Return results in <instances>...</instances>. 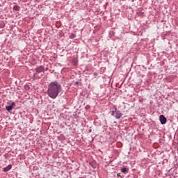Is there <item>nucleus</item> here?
<instances>
[{"instance_id": "1", "label": "nucleus", "mask_w": 178, "mask_h": 178, "mask_svg": "<svg viewBox=\"0 0 178 178\" xmlns=\"http://www.w3.org/2000/svg\"><path fill=\"white\" fill-rule=\"evenodd\" d=\"M62 91V86L57 81L50 83L48 86L47 95L52 99H55L59 92Z\"/></svg>"}, {"instance_id": "2", "label": "nucleus", "mask_w": 178, "mask_h": 178, "mask_svg": "<svg viewBox=\"0 0 178 178\" xmlns=\"http://www.w3.org/2000/svg\"><path fill=\"white\" fill-rule=\"evenodd\" d=\"M36 73H44L45 72V68L42 65L38 66L35 68Z\"/></svg>"}, {"instance_id": "3", "label": "nucleus", "mask_w": 178, "mask_h": 178, "mask_svg": "<svg viewBox=\"0 0 178 178\" xmlns=\"http://www.w3.org/2000/svg\"><path fill=\"white\" fill-rule=\"evenodd\" d=\"M159 120L161 124H165L168 120L165 118V115H161L159 117Z\"/></svg>"}, {"instance_id": "4", "label": "nucleus", "mask_w": 178, "mask_h": 178, "mask_svg": "<svg viewBox=\"0 0 178 178\" xmlns=\"http://www.w3.org/2000/svg\"><path fill=\"white\" fill-rule=\"evenodd\" d=\"M113 116H114L115 119H120V118L123 116V114L122 113V112H120V111H118L116 113H115V115Z\"/></svg>"}, {"instance_id": "5", "label": "nucleus", "mask_w": 178, "mask_h": 178, "mask_svg": "<svg viewBox=\"0 0 178 178\" xmlns=\"http://www.w3.org/2000/svg\"><path fill=\"white\" fill-rule=\"evenodd\" d=\"M10 169H12V165L9 164L6 168H3V171H4L5 172H9V170H10Z\"/></svg>"}, {"instance_id": "6", "label": "nucleus", "mask_w": 178, "mask_h": 178, "mask_svg": "<svg viewBox=\"0 0 178 178\" xmlns=\"http://www.w3.org/2000/svg\"><path fill=\"white\" fill-rule=\"evenodd\" d=\"M121 172H122V173H124V175H126V173H127L129 172V169L124 167L121 169Z\"/></svg>"}, {"instance_id": "7", "label": "nucleus", "mask_w": 178, "mask_h": 178, "mask_svg": "<svg viewBox=\"0 0 178 178\" xmlns=\"http://www.w3.org/2000/svg\"><path fill=\"white\" fill-rule=\"evenodd\" d=\"M118 112V108L116 107V106H114V111H112V116H115V113Z\"/></svg>"}, {"instance_id": "8", "label": "nucleus", "mask_w": 178, "mask_h": 178, "mask_svg": "<svg viewBox=\"0 0 178 178\" xmlns=\"http://www.w3.org/2000/svg\"><path fill=\"white\" fill-rule=\"evenodd\" d=\"M6 111H8V112H10V111H12V109H13V108L12 107V106H6Z\"/></svg>"}, {"instance_id": "9", "label": "nucleus", "mask_w": 178, "mask_h": 178, "mask_svg": "<svg viewBox=\"0 0 178 178\" xmlns=\"http://www.w3.org/2000/svg\"><path fill=\"white\" fill-rule=\"evenodd\" d=\"M13 10H16L17 12H19V10H20V7L19 6H14Z\"/></svg>"}, {"instance_id": "10", "label": "nucleus", "mask_w": 178, "mask_h": 178, "mask_svg": "<svg viewBox=\"0 0 178 178\" xmlns=\"http://www.w3.org/2000/svg\"><path fill=\"white\" fill-rule=\"evenodd\" d=\"M15 105H16V104H15V102H13L10 106H12V108H13V106H15Z\"/></svg>"}, {"instance_id": "11", "label": "nucleus", "mask_w": 178, "mask_h": 178, "mask_svg": "<svg viewBox=\"0 0 178 178\" xmlns=\"http://www.w3.org/2000/svg\"><path fill=\"white\" fill-rule=\"evenodd\" d=\"M94 76H98V73L94 72Z\"/></svg>"}, {"instance_id": "12", "label": "nucleus", "mask_w": 178, "mask_h": 178, "mask_svg": "<svg viewBox=\"0 0 178 178\" xmlns=\"http://www.w3.org/2000/svg\"><path fill=\"white\" fill-rule=\"evenodd\" d=\"M75 84H79V81H76V82H75Z\"/></svg>"}, {"instance_id": "13", "label": "nucleus", "mask_w": 178, "mask_h": 178, "mask_svg": "<svg viewBox=\"0 0 178 178\" xmlns=\"http://www.w3.org/2000/svg\"><path fill=\"white\" fill-rule=\"evenodd\" d=\"M80 178H86V177H80Z\"/></svg>"}, {"instance_id": "14", "label": "nucleus", "mask_w": 178, "mask_h": 178, "mask_svg": "<svg viewBox=\"0 0 178 178\" xmlns=\"http://www.w3.org/2000/svg\"><path fill=\"white\" fill-rule=\"evenodd\" d=\"M74 37H72V36H70V38H74Z\"/></svg>"}, {"instance_id": "15", "label": "nucleus", "mask_w": 178, "mask_h": 178, "mask_svg": "<svg viewBox=\"0 0 178 178\" xmlns=\"http://www.w3.org/2000/svg\"><path fill=\"white\" fill-rule=\"evenodd\" d=\"M89 132L91 133V129L89 130Z\"/></svg>"}]
</instances>
